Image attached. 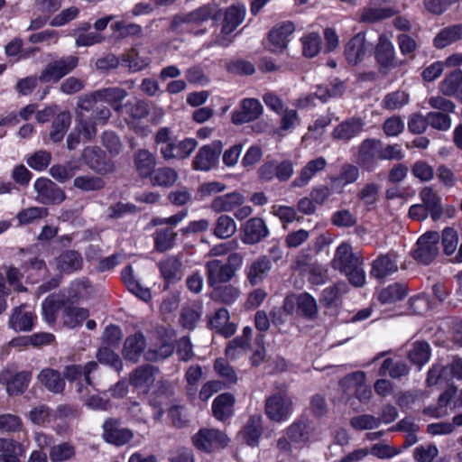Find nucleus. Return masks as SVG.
<instances>
[{
    "label": "nucleus",
    "mask_w": 462,
    "mask_h": 462,
    "mask_svg": "<svg viewBox=\"0 0 462 462\" xmlns=\"http://www.w3.org/2000/svg\"><path fill=\"white\" fill-rule=\"evenodd\" d=\"M268 235V227L261 217L248 219L241 228V239L245 245H255Z\"/></svg>",
    "instance_id": "dca6fc26"
},
{
    "label": "nucleus",
    "mask_w": 462,
    "mask_h": 462,
    "mask_svg": "<svg viewBox=\"0 0 462 462\" xmlns=\"http://www.w3.org/2000/svg\"><path fill=\"white\" fill-rule=\"evenodd\" d=\"M226 435L215 429H201L192 437L193 445L199 450L211 452L228 445Z\"/></svg>",
    "instance_id": "0eeeda50"
},
{
    "label": "nucleus",
    "mask_w": 462,
    "mask_h": 462,
    "mask_svg": "<svg viewBox=\"0 0 462 462\" xmlns=\"http://www.w3.org/2000/svg\"><path fill=\"white\" fill-rule=\"evenodd\" d=\"M123 280L130 292L136 295L138 298L144 301L151 300L152 295L148 288H143L134 277V272L130 265L124 268L122 271Z\"/></svg>",
    "instance_id": "79ce46f5"
},
{
    "label": "nucleus",
    "mask_w": 462,
    "mask_h": 462,
    "mask_svg": "<svg viewBox=\"0 0 462 462\" xmlns=\"http://www.w3.org/2000/svg\"><path fill=\"white\" fill-rule=\"evenodd\" d=\"M78 392L81 394V400L84 404L89 409L106 411L111 407V403L107 399H104L98 394L88 395L84 393V386L82 383H78Z\"/></svg>",
    "instance_id": "4d7b16f0"
},
{
    "label": "nucleus",
    "mask_w": 462,
    "mask_h": 462,
    "mask_svg": "<svg viewBox=\"0 0 462 462\" xmlns=\"http://www.w3.org/2000/svg\"><path fill=\"white\" fill-rule=\"evenodd\" d=\"M431 349L428 342L417 341L409 352V358L413 364L421 366L430 358Z\"/></svg>",
    "instance_id": "5fc2aeb1"
},
{
    "label": "nucleus",
    "mask_w": 462,
    "mask_h": 462,
    "mask_svg": "<svg viewBox=\"0 0 462 462\" xmlns=\"http://www.w3.org/2000/svg\"><path fill=\"white\" fill-rule=\"evenodd\" d=\"M88 315L87 309L74 306L68 301L65 303L64 310H62V322L64 326L73 328L80 326L88 319Z\"/></svg>",
    "instance_id": "4c0bfd02"
},
{
    "label": "nucleus",
    "mask_w": 462,
    "mask_h": 462,
    "mask_svg": "<svg viewBox=\"0 0 462 462\" xmlns=\"http://www.w3.org/2000/svg\"><path fill=\"white\" fill-rule=\"evenodd\" d=\"M79 64V58L73 55L54 59L42 70L39 79L42 83L59 82L69 74Z\"/></svg>",
    "instance_id": "39448f33"
},
{
    "label": "nucleus",
    "mask_w": 462,
    "mask_h": 462,
    "mask_svg": "<svg viewBox=\"0 0 462 462\" xmlns=\"http://www.w3.org/2000/svg\"><path fill=\"white\" fill-rule=\"evenodd\" d=\"M222 148L223 144L220 141H215L199 148L192 161L193 169L208 171L214 168L222 152Z\"/></svg>",
    "instance_id": "9d476101"
},
{
    "label": "nucleus",
    "mask_w": 462,
    "mask_h": 462,
    "mask_svg": "<svg viewBox=\"0 0 462 462\" xmlns=\"http://www.w3.org/2000/svg\"><path fill=\"white\" fill-rule=\"evenodd\" d=\"M209 324L212 328L226 337H231L236 330V325L229 322V313L224 308L216 311Z\"/></svg>",
    "instance_id": "e433bc0d"
},
{
    "label": "nucleus",
    "mask_w": 462,
    "mask_h": 462,
    "mask_svg": "<svg viewBox=\"0 0 462 462\" xmlns=\"http://www.w3.org/2000/svg\"><path fill=\"white\" fill-rule=\"evenodd\" d=\"M246 14L245 5L243 4H234L222 11V27L221 29H236L245 20Z\"/></svg>",
    "instance_id": "cd10ccee"
},
{
    "label": "nucleus",
    "mask_w": 462,
    "mask_h": 462,
    "mask_svg": "<svg viewBox=\"0 0 462 462\" xmlns=\"http://www.w3.org/2000/svg\"><path fill=\"white\" fill-rule=\"evenodd\" d=\"M408 373L409 367L406 363L402 361L394 362L391 358L385 359L379 369L380 375L384 376L388 374L394 379L405 376Z\"/></svg>",
    "instance_id": "3c124183"
},
{
    "label": "nucleus",
    "mask_w": 462,
    "mask_h": 462,
    "mask_svg": "<svg viewBox=\"0 0 462 462\" xmlns=\"http://www.w3.org/2000/svg\"><path fill=\"white\" fill-rule=\"evenodd\" d=\"M412 258L417 263L429 265L433 261V233L426 232L419 237L415 248L411 252Z\"/></svg>",
    "instance_id": "aec40b11"
},
{
    "label": "nucleus",
    "mask_w": 462,
    "mask_h": 462,
    "mask_svg": "<svg viewBox=\"0 0 462 462\" xmlns=\"http://www.w3.org/2000/svg\"><path fill=\"white\" fill-rule=\"evenodd\" d=\"M69 299L65 295L51 294L42 302V309L44 319L49 324H53L57 319V313L60 310H64L65 303Z\"/></svg>",
    "instance_id": "c85d7f7f"
},
{
    "label": "nucleus",
    "mask_w": 462,
    "mask_h": 462,
    "mask_svg": "<svg viewBox=\"0 0 462 462\" xmlns=\"http://www.w3.org/2000/svg\"><path fill=\"white\" fill-rule=\"evenodd\" d=\"M56 264L60 272L71 273L82 269L83 258L81 254L75 250H66L57 257Z\"/></svg>",
    "instance_id": "c756f323"
},
{
    "label": "nucleus",
    "mask_w": 462,
    "mask_h": 462,
    "mask_svg": "<svg viewBox=\"0 0 462 462\" xmlns=\"http://www.w3.org/2000/svg\"><path fill=\"white\" fill-rule=\"evenodd\" d=\"M161 276L166 283L180 281L182 276V261L180 255H170L158 262Z\"/></svg>",
    "instance_id": "4be33fe9"
},
{
    "label": "nucleus",
    "mask_w": 462,
    "mask_h": 462,
    "mask_svg": "<svg viewBox=\"0 0 462 462\" xmlns=\"http://www.w3.org/2000/svg\"><path fill=\"white\" fill-rule=\"evenodd\" d=\"M134 162L141 178H150L155 170L156 156L146 149H139L134 156Z\"/></svg>",
    "instance_id": "bb28decb"
},
{
    "label": "nucleus",
    "mask_w": 462,
    "mask_h": 462,
    "mask_svg": "<svg viewBox=\"0 0 462 462\" xmlns=\"http://www.w3.org/2000/svg\"><path fill=\"white\" fill-rule=\"evenodd\" d=\"M197 146L198 142L193 138H186L180 142L173 140L164 147H160V152L166 161L183 160L188 158Z\"/></svg>",
    "instance_id": "ddd939ff"
},
{
    "label": "nucleus",
    "mask_w": 462,
    "mask_h": 462,
    "mask_svg": "<svg viewBox=\"0 0 462 462\" xmlns=\"http://www.w3.org/2000/svg\"><path fill=\"white\" fill-rule=\"evenodd\" d=\"M286 435L291 442L302 443L307 441L309 439V432L306 421L302 420L294 421L287 428Z\"/></svg>",
    "instance_id": "052dcab7"
},
{
    "label": "nucleus",
    "mask_w": 462,
    "mask_h": 462,
    "mask_svg": "<svg viewBox=\"0 0 462 462\" xmlns=\"http://www.w3.org/2000/svg\"><path fill=\"white\" fill-rule=\"evenodd\" d=\"M461 70L450 73L440 84L439 89L446 96L457 95L459 97Z\"/></svg>",
    "instance_id": "e2e57ef3"
},
{
    "label": "nucleus",
    "mask_w": 462,
    "mask_h": 462,
    "mask_svg": "<svg viewBox=\"0 0 462 462\" xmlns=\"http://www.w3.org/2000/svg\"><path fill=\"white\" fill-rule=\"evenodd\" d=\"M158 369L152 365H145L137 367L130 376V383L135 389L147 393L154 383Z\"/></svg>",
    "instance_id": "6ab92c4d"
},
{
    "label": "nucleus",
    "mask_w": 462,
    "mask_h": 462,
    "mask_svg": "<svg viewBox=\"0 0 462 462\" xmlns=\"http://www.w3.org/2000/svg\"><path fill=\"white\" fill-rule=\"evenodd\" d=\"M84 162L98 174H109L116 171V164L107 159L105 152L97 146L86 147L82 152Z\"/></svg>",
    "instance_id": "6e6552de"
},
{
    "label": "nucleus",
    "mask_w": 462,
    "mask_h": 462,
    "mask_svg": "<svg viewBox=\"0 0 462 462\" xmlns=\"http://www.w3.org/2000/svg\"><path fill=\"white\" fill-rule=\"evenodd\" d=\"M262 417L259 415H253L247 420L242 435L246 443L250 446H255L258 439L262 435Z\"/></svg>",
    "instance_id": "a18cd8bd"
},
{
    "label": "nucleus",
    "mask_w": 462,
    "mask_h": 462,
    "mask_svg": "<svg viewBox=\"0 0 462 462\" xmlns=\"http://www.w3.org/2000/svg\"><path fill=\"white\" fill-rule=\"evenodd\" d=\"M409 98L408 93L397 90L384 97L382 101V107L387 110L400 109L409 103Z\"/></svg>",
    "instance_id": "bf43d9fd"
},
{
    "label": "nucleus",
    "mask_w": 462,
    "mask_h": 462,
    "mask_svg": "<svg viewBox=\"0 0 462 462\" xmlns=\"http://www.w3.org/2000/svg\"><path fill=\"white\" fill-rule=\"evenodd\" d=\"M97 367L98 365L95 361H90L87 363L85 365H70L65 366L63 370V375L65 379L70 382L78 381L81 379V377L83 376L86 384L90 385L91 380L89 375L92 372L96 371Z\"/></svg>",
    "instance_id": "2f4dec72"
},
{
    "label": "nucleus",
    "mask_w": 462,
    "mask_h": 462,
    "mask_svg": "<svg viewBox=\"0 0 462 462\" xmlns=\"http://www.w3.org/2000/svg\"><path fill=\"white\" fill-rule=\"evenodd\" d=\"M378 160H380V140L365 139L358 148V165L367 171H373L377 167Z\"/></svg>",
    "instance_id": "9b49d317"
},
{
    "label": "nucleus",
    "mask_w": 462,
    "mask_h": 462,
    "mask_svg": "<svg viewBox=\"0 0 462 462\" xmlns=\"http://www.w3.org/2000/svg\"><path fill=\"white\" fill-rule=\"evenodd\" d=\"M177 233L172 227L158 228L154 233V246L159 252H165L171 249L175 243Z\"/></svg>",
    "instance_id": "de8ad7c7"
},
{
    "label": "nucleus",
    "mask_w": 462,
    "mask_h": 462,
    "mask_svg": "<svg viewBox=\"0 0 462 462\" xmlns=\"http://www.w3.org/2000/svg\"><path fill=\"white\" fill-rule=\"evenodd\" d=\"M398 12L393 0H370L366 6L358 11V21L375 23L393 17Z\"/></svg>",
    "instance_id": "20e7f679"
},
{
    "label": "nucleus",
    "mask_w": 462,
    "mask_h": 462,
    "mask_svg": "<svg viewBox=\"0 0 462 462\" xmlns=\"http://www.w3.org/2000/svg\"><path fill=\"white\" fill-rule=\"evenodd\" d=\"M222 9L214 2L203 5L187 14H175L171 23L170 29H178L184 23L201 24L204 22L212 20L215 23L220 22Z\"/></svg>",
    "instance_id": "7ed1b4c3"
},
{
    "label": "nucleus",
    "mask_w": 462,
    "mask_h": 462,
    "mask_svg": "<svg viewBox=\"0 0 462 462\" xmlns=\"http://www.w3.org/2000/svg\"><path fill=\"white\" fill-rule=\"evenodd\" d=\"M37 379L42 385L53 393H60L65 388L64 378L61 377L59 371L51 368L42 369Z\"/></svg>",
    "instance_id": "7c9ffc66"
},
{
    "label": "nucleus",
    "mask_w": 462,
    "mask_h": 462,
    "mask_svg": "<svg viewBox=\"0 0 462 462\" xmlns=\"http://www.w3.org/2000/svg\"><path fill=\"white\" fill-rule=\"evenodd\" d=\"M291 32L292 31L289 32L287 31H270L266 47L273 52L283 50L287 46V38Z\"/></svg>",
    "instance_id": "774afa93"
},
{
    "label": "nucleus",
    "mask_w": 462,
    "mask_h": 462,
    "mask_svg": "<svg viewBox=\"0 0 462 462\" xmlns=\"http://www.w3.org/2000/svg\"><path fill=\"white\" fill-rule=\"evenodd\" d=\"M346 291L347 285L345 282L337 283L322 291L319 301L328 308L336 306L341 296L346 293Z\"/></svg>",
    "instance_id": "49530a36"
},
{
    "label": "nucleus",
    "mask_w": 462,
    "mask_h": 462,
    "mask_svg": "<svg viewBox=\"0 0 462 462\" xmlns=\"http://www.w3.org/2000/svg\"><path fill=\"white\" fill-rule=\"evenodd\" d=\"M302 54L307 58L315 57L321 49V36L315 32H309L301 37Z\"/></svg>",
    "instance_id": "864d4df0"
},
{
    "label": "nucleus",
    "mask_w": 462,
    "mask_h": 462,
    "mask_svg": "<svg viewBox=\"0 0 462 462\" xmlns=\"http://www.w3.org/2000/svg\"><path fill=\"white\" fill-rule=\"evenodd\" d=\"M71 123V116L69 111H63L57 115L51 125L50 138L54 143L60 142Z\"/></svg>",
    "instance_id": "37998d69"
},
{
    "label": "nucleus",
    "mask_w": 462,
    "mask_h": 462,
    "mask_svg": "<svg viewBox=\"0 0 462 462\" xmlns=\"http://www.w3.org/2000/svg\"><path fill=\"white\" fill-rule=\"evenodd\" d=\"M398 271L396 255L393 253L379 255L372 263L371 276L383 279Z\"/></svg>",
    "instance_id": "5701e85b"
},
{
    "label": "nucleus",
    "mask_w": 462,
    "mask_h": 462,
    "mask_svg": "<svg viewBox=\"0 0 462 462\" xmlns=\"http://www.w3.org/2000/svg\"><path fill=\"white\" fill-rule=\"evenodd\" d=\"M78 170V166L72 164L71 162H68L66 164L53 165L50 169L49 172L53 179L59 182L63 183L72 178Z\"/></svg>",
    "instance_id": "338daca9"
},
{
    "label": "nucleus",
    "mask_w": 462,
    "mask_h": 462,
    "mask_svg": "<svg viewBox=\"0 0 462 462\" xmlns=\"http://www.w3.org/2000/svg\"><path fill=\"white\" fill-rule=\"evenodd\" d=\"M365 374L363 372H354L345 376L339 383L341 388L346 392L353 388L356 397L361 402H367L371 396V389L365 383Z\"/></svg>",
    "instance_id": "f3484780"
},
{
    "label": "nucleus",
    "mask_w": 462,
    "mask_h": 462,
    "mask_svg": "<svg viewBox=\"0 0 462 462\" xmlns=\"http://www.w3.org/2000/svg\"><path fill=\"white\" fill-rule=\"evenodd\" d=\"M100 100L108 103L116 111L122 109L121 102L127 97V91L121 88H106L97 90Z\"/></svg>",
    "instance_id": "c03bdc74"
},
{
    "label": "nucleus",
    "mask_w": 462,
    "mask_h": 462,
    "mask_svg": "<svg viewBox=\"0 0 462 462\" xmlns=\"http://www.w3.org/2000/svg\"><path fill=\"white\" fill-rule=\"evenodd\" d=\"M374 58L380 66V69H383L385 72L398 66V62L395 60L393 44L391 40L383 34L379 37L374 51Z\"/></svg>",
    "instance_id": "2eb2a0df"
},
{
    "label": "nucleus",
    "mask_w": 462,
    "mask_h": 462,
    "mask_svg": "<svg viewBox=\"0 0 462 462\" xmlns=\"http://www.w3.org/2000/svg\"><path fill=\"white\" fill-rule=\"evenodd\" d=\"M365 122L358 117L349 118L335 127L332 136L336 140L349 141L364 129Z\"/></svg>",
    "instance_id": "393cba45"
},
{
    "label": "nucleus",
    "mask_w": 462,
    "mask_h": 462,
    "mask_svg": "<svg viewBox=\"0 0 462 462\" xmlns=\"http://www.w3.org/2000/svg\"><path fill=\"white\" fill-rule=\"evenodd\" d=\"M205 267L209 286L227 282L235 275V268L222 263L219 260L208 261Z\"/></svg>",
    "instance_id": "a211bd4d"
},
{
    "label": "nucleus",
    "mask_w": 462,
    "mask_h": 462,
    "mask_svg": "<svg viewBox=\"0 0 462 462\" xmlns=\"http://www.w3.org/2000/svg\"><path fill=\"white\" fill-rule=\"evenodd\" d=\"M235 398L231 393H222L218 395L213 402V415L218 420H225L233 413V406Z\"/></svg>",
    "instance_id": "58836bf2"
},
{
    "label": "nucleus",
    "mask_w": 462,
    "mask_h": 462,
    "mask_svg": "<svg viewBox=\"0 0 462 462\" xmlns=\"http://www.w3.org/2000/svg\"><path fill=\"white\" fill-rule=\"evenodd\" d=\"M263 112V107L256 98H244L237 109L231 114V121L236 125H244L258 119Z\"/></svg>",
    "instance_id": "1a4fd4ad"
},
{
    "label": "nucleus",
    "mask_w": 462,
    "mask_h": 462,
    "mask_svg": "<svg viewBox=\"0 0 462 462\" xmlns=\"http://www.w3.org/2000/svg\"><path fill=\"white\" fill-rule=\"evenodd\" d=\"M49 456L51 462L69 461L75 457L76 448L70 442H61L51 448Z\"/></svg>",
    "instance_id": "09e8293b"
},
{
    "label": "nucleus",
    "mask_w": 462,
    "mask_h": 462,
    "mask_svg": "<svg viewBox=\"0 0 462 462\" xmlns=\"http://www.w3.org/2000/svg\"><path fill=\"white\" fill-rule=\"evenodd\" d=\"M49 214L48 208L42 207H30L20 211L17 215V219L20 225H29L37 219L47 217Z\"/></svg>",
    "instance_id": "680f3d73"
},
{
    "label": "nucleus",
    "mask_w": 462,
    "mask_h": 462,
    "mask_svg": "<svg viewBox=\"0 0 462 462\" xmlns=\"http://www.w3.org/2000/svg\"><path fill=\"white\" fill-rule=\"evenodd\" d=\"M24 455L23 445L9 439H0V462H21Z\"/></svg>",
    "instance_id": "c9c22d12"
},
{
    "label": "nucleus",
    "mask_w": 462,
    "mask_h": 462,
    "mask_svg": "<svg viewBox=\"0 0 462 462\" xmlns=\"http://www.w3.org/2000/svg\"><path fill=\"white\" fill-rule=\"evenodd\" d=\"M103 439L110 444L123 446L134 437L131 430L120 427V421L116 419H107L103 424Z\"/></svg>",
    "instance_id": "4468645a"
},
{
    "label": "nucleus",
    "mask_w": 462,
    "mask_h": 462,
    "mask_svg": "<svg viewBox=\"0 0 462 462\" xmlns=\"http://www.w3.org/2000/svg\"><path fill=\"white\" fill-rule=\"evenodd\" d=\"M240 296V290L232 284L219 286L212 293V299L224 304H232Z\"/></svg>",
    "instance_id": "13d9d810"
},
{
    "label": "nucleus",
    "mask_w": 462,
    "mask_h": 462,
    "mask_svg": "<svg viewBox=\"0 0 462 462\" xmlns=\"http://www.w3.org/2000/svg\"><path fill=\"white\" fill-rule=\"evenodd\" d=\"M179 179L177 171L171 167L155 169L150 177L151 184L162 188H171Z\"/></svg>",
    "instance_id": "a19ab883"
},
{
    "label": "nucleus",
    "mask_w": 462,
    "mask_h": 462,
    "mask_svg": "<svg viewBox=\"0 0 462 462\" xmlns=\"http://www.w3.org/2000/svg\"><path fill=\"white\" fill-rule=\"evenodd\" d=\"M73 185L79 189L88 192L104 189L106 182L100 177L82 175L74 179Z\"/></svg>",
    "instance_id": "6e6d98bb"
},
{
    "label": "nucleus",
    "mask_w": 462,
    "mask_h": 462,
    "mask_svg": "<svg viewBox=\"0 0 462 462\" xmlns=\"http://www.w3.org/2000/svg\"><path fill=\"white\" fill-rule=\"evenodd\" d=\"M123 62L128 67L129 70L137 72L150 64V59L148 57H142L136 51L135 49H132L123 60Z\"/></svg>",
    "instance_id": "69168bd1"
},
{
    "label": "nucleus",
    "mask_w": 462,
    "mask_h": 462,
    "mask_svg": "<svg viewBox=\"0 0 462 462\" xmlns=\"http://www.w3.org/2000/svg\"><path fill=\"white\" fill-rule=\"evenodd\" d=\"M381 424V419L371 414L357 415L350 420V425L356 430H373Z\"/></svg>",
    "instance_id": "0e129e2a"
},
{
    "label": "nucleus",
    "mask_w": 462,
    "mask_h": 462,
    "mask_svg": "<svg viewBox=\"0 0 462 462\" xmlns=\"http://www.w3.org/2000/svg\"><path fill=\"white\" fill-rule=\"evenodd\" d=\"M35 199L43 205H59L66 199L64 190L48 178H39L33 184Z\"/></svg>",
    "instance_id": "423d86ee"
},
{
    "label": "nucleus",
    "mask_w": 462,
    "mask_h": 462,
    "mask_svg": "<svg viewBox=\"0 0 462 462\" xmlns=\"http://www.w3.org/2000/svg\"><path fill=\"white\" fill-rule=\"evenodd\" d=\"M297 310L300 314L309 319L313 320L318 317L319 308L314 297L307 292L295 296Z\"/></svg>",
    "instance_id": "ea45409f"
},
{
    "label": "nucleus",
    "mask_w": 462,
    "mask_h": 462,
    "mask_svg": "<svg viewBox=\"0 0 462 462\" xmlns=\"http://www.w3.org/2000/svg\"><path fill=\"white\" fill-rule=\"evenodd\" d=\"M327 166V161L323 157H318L306 163L300 171L299 176L291 182V187L301 188L306 186L316 173L323 171Z\"/></svg>",
    "instance_id": "a878e982"
},
{
    "label": "nucleus",
    "mask_w": 462,
    "mask_h": 462,
    "mask_svg": "<svg viewBox=\"0 0 462 462\" xmlns=\"http://www.w3.org/2000/svg\"><path fill=\"white\" fill-rule=\"evenodd\" d=\"M407 293V287L402 283H393L383 289L379 295L378 300L383 304H389L401 300Z\"/></svg>",
    "instance_id": "603ef678"
},
{
    "label": "nucleus",
    "mask_w": 462,
    "mask_h": 462,
    "mask_svg": "<svg viewBox=\"0 0 462 462\" xmlns=\"http://www.w3.org/2000/svg\"><path fill=\"white\" fill-rule=\"evenodd\" d=\"M272 269L270 259L262 255L254 260L245 269V276L251 286H255L263 282Z\"/></svg>",
    "instance_id": "412c9836"
},
{
    "label": "nucleus",
    "mask_w": 462,
    "mask_h": 462,
    "mask_svg": "<svg viewBox=\"0 0 462 462\" xmlns=\"http://www.w3.org/2000/svg\"><path fill=\"white\" fill-rule=\"evenodd\" d=\"M293 409V397L283 386L265 399V414L274 422H282L287 420L291 417Z\"/></svg>",
    "instance_id": "f03ea898"
},
{
    "label": "nucleus",
    "mask_w": 462,
    "mask_h": 462,
    "mask_svg": "<svg viewBox=\"0 0 462 462\" xmlns=\"http://www.w3.org/2000/svg\"><path fill=\"white\" fill-rule=\"evenodd\" d=\"M32 373L28 371L14 372L5 369L0 372V383L5 386L9 395L22 394L28 387Z\"/></svg>",
    "instance_id": "f8f14e48"
},
{
    "label": "nucleus",
    "mask_w": 462,
    "mask_h": 462,
    "mask_svg": "<svg viewBox=\"0 0 462 462\" xmlns=\"http://www.w3.org/2000/svg\"><path fill=\"white\" fill-rule=\"evenodd\" d=\"M146 347V340L142 333H135L126 337L123 346V356L133 363H137Z\"/></svg>",
    "instance_id": "b1692460"
},
{
    "label": "nucleus",
    "mask_w": 462,
    "mask_h": 462,
    "mask_svg": "<svg viewBox=\"0 0 462 462\" xmlns=\"http://www.w3.org/2000/svg\"><path fill=\"white\" fill-rule=\"evenodd\" d=\"M236 223L235 220L227 216L221 215L217 217L213 234L220 239H226L233 236L236 232Z\"/></svg>",
    "instance_id": "8fccbe9b"
},
{
    "label": "nucleus",
    "mask_w": 462,
    "mask_h": 462,
    "mask_svg": "<svg viewBox=\"0 0 462 462\" xmlns=\"http://www.w3.org/2000/svg\"><path fill=\"white\" fill-rule=\"evenodd\" d=\"M363 257L358 252H353L347 243L339 245L331 261L334 270L345 274L349 282L355 287H363L365 283V273L363 268Z\"/></svg>",
    "instance_id": "f257e3e1"
},
{
    "label": "nucleus",
    "mask_w": 462,
    "mask_h": 462,
    "mask_svg": "<svg viewBox=\"0 0 462 462\" xmlns=\"http://www.w3.org/2000/svg\"><path fill=\"white\" fill-rule=\"evenodd\" d=\"M24 305L13 310L9 319V328L14 331H30L33 327L34 317L32 313L25 311Z\"/></svg>",
    "instance_id": "473e14b6"
},
{
    "label": "nucleus",
    "mask_w": 462,
    "mask_h": 462,
    "mask_svg": "<svg viewBox=\"0 0 462 462\" xmlns=\"http://www.w3.org/2000/svg\"><path fill=\"white\" fill-rule=\"evenodd\" d=\"M365 53L366 48L365 34L363 32H359L347 43L345 55L350 64L356 65L364 59Z\"/></svg>",
    "instance_id": "72a5a7b5"
},
{
    "label": "nucleus",
    "mask_w": 462,
    "mask_h": 462,
    "mask_svg": "<svg viewBox=\"0 0 462 462\" xmlns=\"http://www.w3.org/2000/svg\"><path fill=\"white\" fill-rule=\"evenodd\" d=\"M245 198L238 192H232L218 196L211 202V209L217 213L229 212L243 205Z\"/></svg>",
    "instance_id": "f704fd0d"
}]
</instances>
